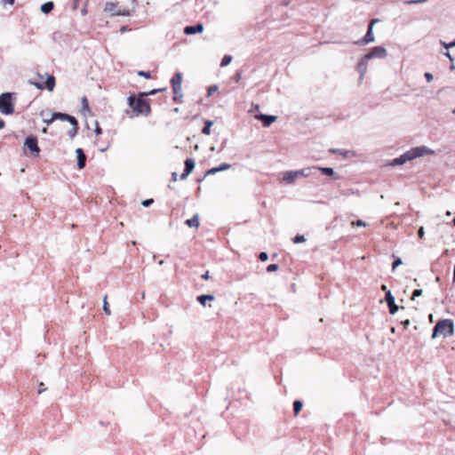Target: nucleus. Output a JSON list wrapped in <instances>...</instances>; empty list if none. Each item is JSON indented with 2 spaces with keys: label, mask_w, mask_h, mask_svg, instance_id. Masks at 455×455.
Segmentation results:
<instances>
[{
  "label": "nucleus",
  "mask_w": 455,
  "mask_h": 455,
  "mask_svg": "<svg viewBox=\"0 0 455 455\" xmlns=\"http://www.w3.org/2000/svg\"><path fill=\"white\" fill-rule=\"evenodd\" d=\"M403 325L404 326H407L410 324V321L409 320H405L404 322H403Z\"/></svg>",
  "instance_id": "obj_52"
},
{
  "label": "nucleus",
  "mask_w": 455,
  "mask_h": 455,
  "mask_svg": "<svg viewBox=\"0 0 455 455\" xmlns=\"http://www.w3.org/2000/svg\"><path fill=\"white\" fill-rule=\"evenodd\" d=\"M76 153L77 156V167L78 169H83L86 164V156L82 148H77Z\"/></svg>",
  "instance_id": "obj_15"
},
{
  "label": "nucleus",
  "mask_w": 455,
  "mask_h": 455,
  "mask_svg": "<svg viewBox=\"0 0 455 455\" xmlns=\"http://www.w3.org/2000/svg\"><path fill=\"white\" fill-rule=\"evenodd\" d=\"M454 334V323L451 319H443L436 323L434 327L431 338L435 339L438 336L443 338L451 337Z\"/></svg>",
  "instance_id": "obj_3"
},
{
  "label": "nucleus",
  "mask_w": 455,
  "mask_h": 455,
  "mask_svg": "<svg viewBox=\"0 0 455 455\" xmlns=\"http://www.w3.org/2000/svg\"><path fill=\"white\" fill-rule=\"evenodd\" d=\"M82 111L84 113L91 111L90 107H89V100L86 96H84L82 98Z\"/></svg>",
  "instance_id": "obj_23"
},
{
  "label": "nucleus",
  "mask_w": 455,
  "mask_h": 455,
  "mask_svg": "<svg viewBox=\"0 0 455 455\" xmlns=\"http://www.w3.org/2000/svg\"><path fill=\"white\" fill-rule=\"evenodd\" d=\"M386 55L387 50L383 46H376L363 57H385Z\"/></svg>",
  "instance_id": "obj_12"
},
{
  "label": "nucleus",
  "mask_w": 455,
  "mask_h": 455,
  "mask_svg": "<svg viewBox=\"0 0 455 455\" xmlns=\"http://www.w3.org/2000/svg\"><path fill=\"white\" fill-rule=\"evenodd\" d=\"M298 173L295 171L285 172L283 173V180L287 184H291L298 178Z\"/></svg>",
  "instance_id": "obj_16"
},
{
  "label": "nucleus",
  "mask_w": 455,
  "mask_h": 455,
  "mask_svg": "<svg viewBox=\"0 0 455 455\" xmlns=\"http://www.w3.org/2000/svg\"><path fill=\"white\" fill-rule=\"evenodd\" d=\"M293 243H299L305 242V237L302 235H297L293 239Z\"/></svg>",
  "instance_id": "obj_31"
},
{
  "label": "nucleus",
  "mask_w": 455,
  "mask_h": 455,
  "mask_svg": "<svg viewBox=\"0 0 455 455\" xmlns=\"http://www.w3.org/2000/svg\"><path fill=\"white\" fill-rule=\"evenodd\" d=\"M204 26L201 23L196 24V26H188L184 28V33L187 35H194L198 32H203Z\"/></svg>",
  "instance_id": "obj_17"
},
{
  "label": "nucleus",
  "mask_w": 455,
  "mask_h": 455,
  "mask_svg": "<svg viewBox=\"0 0 455 455\" xmlns=\"http://www.w3.org/2000/svg\"><path fill=\"white\" fill-rule=\"evenodd\" d=\"M295 172H299L298 173V177L299 176H303V177H307L309 175V169H304V170H300V171H295Z\"/></svg>",
  "instance_id": "obj_33"
},
{
  "label": "nucleus",
  "mask_w": 455,
  "mask_h": 455,
  "mask_svg": "<svg viewBox=\"0 0 455 455\" xmlns=\"http://www.w3.org/2000/svg\"><path fill=\"white\" fill-rule=\"evenodd\" d=\"M0 3L4 5L5 4L13 5L15 3V0H0Z\"/></svg>",
  "instance_id": "obj_41"
},
{
  "label": "nucleus",
  "mask_w": 455,
  "mask_h": 455,
  "mask_svg": "<svg viewBox=\"0 0 455 455\" xmlns=\"http://www.w3.org/2000/svg\"><path fill=\"white\" fill-rule=\"evenodd\" d=\"M25 146L30 150L31 154L38 156L40 148L38 147L37 139L35 136H28L25 140Z\"/></svg>",
  "instance_id": "obj_8"
},
{
  "label": "nucleus",
  "mask_w": 455,
  "mask_h": 455,
  "mask_svg": "<svg viewBox=\"0 0 455 455\" xmlns=\"http://www.w3.org/2000/svg\"><path fill=\"white\" fill-rule=\"evenodd\" d=\"M127 29H128V28H127V27H126V26H123V27L120 28L121 32H124V31H126Z\"/></svg>",
  "instance_id": "obj_51"
},
{
  "label": "nucleus",
  "mask_w": 455,
  "mask_h": 455,
  "mask_svg": "<svg viewBox=\"0 0 455 455\" xmlns=\"http://www.w3.org/2000/svg\"><path fill=\"white\" fill-rule=\"evenodd\" d=\"M31 84L36 86L39 90L47 89L50 92H52L55 87V77L52 75L47 76L46 81H31Z\"/></svg>",
  "instance_id": "obj_7"
},
{
  "label": "nucleus",
  "mask_w": 455,
  "mask_h": 455,
  "mask_svg": "<svg viewBox=\"0 0 455 455\" xmlns=\"http://www.w3.org/2000/svg\"><path fill=\"white\" fill-rule=\"evenodd\" d=\"M212 124V121L207 120L204 124V127L203 128L202 132L205 135H210Z\"/></svg>",
  "instance_id": "obj_24"
},
{
  "label": "nucleus",
  "mask_w": 455,
  "mask_h": 455,
  "mask_svg": "<svg viewBox=\"0 0 455 455\" xmlns=\"http://www.w3.org/2000/svg\"><path fill=\"white\" fill-rule=\"evenodd\" d=\"M386 301H387V306H388L389 313L391 315L395 314L397 312V310H398V307L395 305V298L392 295L390 291H387L386 292Z\"/></svg>",
  "instance_id": "obj_10"
},
{
  "label": "nucleus",
  "mask_w": 455,
  "mask_h": 455,
  "mask_svg": "<svg viewBox=\"0 0 455 455\" xmlns=\"http://www.w3.org/2000/svg\"><path fill=\"white\" fill-rule=\"evenodd\" d=\"M186 224L189 227V228H199V225H200V222H199V216L198 214H195L193 216V218L189 219V220H186Z\"/></svg>",
  "instance_id": "obj_18"
},
{
  "label": "nucleus",
  "mask_w": 455,
  "mask_h": 455,
  "mask_svg": "<svg viewBox=\"0 0 455 455\" xmlns=\"http://www.w3.org/2000/svg\"><path fill=\"white\" fill-rule=\"evenodd\" d=\"M452 113L455 114V108L453 109Z\"/></svg>",
  "instance_id": "obj_57"
},
{
  "label": "nucleus",
  "mask_w": 455,
  "mask_h": 455,
  "mask_svg": "<svg viewBox=\"0 0 455 455\" xmlns=\"http://www.w3.org/2000/svg\"><path fill=\"white\" fill-rule=\"evenodd\" d=\"M429 319H430V321L432 322V320H433V316H432V315H429Z\"/></svg>",
  "instance_id": "obj_55"
},
{
  "label": "nucleus",
  "mask_w": 455,
  "mask_h": 455,
  "mask_svg": "<svg viewBox=\"0 0 455 455\" xmlns=\"http://www.w3.org/2000/svg\"><path fill=\"white\" fill-rule=\"evenodd\" d=\"M214 297L212 295H200L197 297V300L200 302L201 305L205 306V303L207 300H213Z\"/></svg>",
  "instance_id": "obj_22"
},
{
  "label": "nucleus",
  "mask_w": 455,
  "mask_h": 455,
  "mask_svg": "<svg viewBox=\"0 0 455 455\" xmlns=\"http://www.w3.org/2000/svg\"><path fill=\"white\" fill-rule=\"evenodd\" d=\"M427 0H407L404 2L406 4H424Z\"/></svg>",
  "instance_id": "obj_30"
},
{
  "label": "nucleus",
  "mask_w": 455,
  "mask_h": 455,
  "mask_svg": "<svg viewBox=\"0 0 455 455\" xmlns=\"http://www.w3.org/2000/svg\"><path fill=\"white\" fill-rule=\"evenodd\" d=\"M231 60H232V59H222V61H221V63H220V66H221V67H226V66H228V65L230 63Z\"/></svg>",
  "instance_id": "obj_43"
},
{
  "label": "nucleus",
  "mask_w": 455,
  "mask_h": 455,
  "mask_svg": "<svg viewBox=\"0 0 455 455\" xmlns=\"http://www.w3.org/2000/svg\"><path fill=\"white\" fill-rule=\"evenodd\" d=\"M302 403L299 400H296L294 403H293V411H294V415L297 416L299 411H301L302 409Z\"/></svg>",
  "instance_id": "obj_26"
},
{
  "label": "nucleus",
  "mask_w": 455,
  "mask_h": 455,
  "mask_svg": "<svg viewBox=\"0 0 455 455\" xmlns=\"http://www.w3.org/2000/svg\"><path fill=\"white\" fill-rule=\"evenodd\" d=\"M202 278L204 279V280H208L210 278L209 272L207 271L206 273L202 275Z\"/></svg>",
  "instance_id": "obj_47"
},
{
  "label": "nucleus",
  "mask_w": 455,
  "mask_h": 455,
  "mask_svg": "<svg viewBox=\"0 0 455 455\" xmlns=\"http://www.w3.org/2000/svg\"><path fill=\"white\" fill-rule=\"evenodd\" d=\"M319 170L322 172V173L328 176H331L334 173L333 169L330 167H321Z\"/></svg>",
  "instance_id": "obj_28"
},
{
  "label": "nucleus",
  "mask_w": 455,
  "mask_h": 455,
  "mask_svg": "<svg viewBox=\"0 0 455 455\" xmlns=\"http://www.w3.org/2000/svg\"><path fill=\"white\" fill-rule=\"evenodd\" d=\"M424 235H425L424 228L421 227L418 231V235L419 238H423Z\"/></svg>",
  "instance_id": "obj_44"
},
{
  "label": "nucleus",
  "mask_w": 455,
  "mask_h": 455,
  "mask_svg": "<svg viewBox=\"0 0 455 455\" xmlns=\"http://www.w3.org/2000/svg\"><path fill=\"white\" fill-rule=\"evenodd\" d=\"M81 14L84 16L87 14V8L85 6L81 10Z\"/></svg>",
  "instance_id": "obj_48"
},
{
  "label": "nucleus",
  "mask_w": 455,
  "mask_h": 455,
  "mask_svg": "<svg viewBox=\"0 0 455 455\" xmlns=\"http://www.w3.org/2000/svg\"><path fill=\"white\" fill-rule=\"evenodd\" d=\"M12 93L4 92L0 95V112L4 115H12L14 112Z\"/></svg>",
  "instance_id": "obj_4"
},
{
  "label": "nucleus",
  "mask_w": 455,
  "mask_h": 455,
  "mask_svg": "<svg viewBox=\"0 0 455 455\" xmlns=\"http://www.w3.org/2000/svg\"><path fill=\"white\" fill-rule=\"evenodd\" d=\"M53 116H54L55 120L60 119L61 121H68L72 125H76V119L74 116H69L68 114L55 112V113H53Z\"/></svg>",
  "instance_id": "obj_13"
},
{
  "label": "nucleus",
  "mask_w": 455,
  "mask_h": 455,
  "mask_svg": "<svg viewBox=\"0 0 455 455\" xmlns=\"http://www.w3.org/2000/svg\"><path fill=\"white\" fill-rule=\"evenodd\" d=\"M137 74H138V76H143V77H145V78H147V79L151 78V73H150V71H138V73H137Z\"/></svg>",
  "instance_id": "obj_32"
},
{
  "label": "nucleus",
  "mask_w": 455,
  "mask_h": 455,
  "mask_svg": "<svg viewBox=\"0 0 455 455\" xmlns=\"http://www.w3.org/2000/svg\"><path fill=\"white\" fill-rule=\"evenodd\" d=\"M331 152L335 153V152H337V150H335V149H331Z\"/></svg>",
  "instance_id": "obj_56"
},
{
  "label": "nucleus",
  "mask_w": 455,
  "mask_h": 455,
  "mask_svg": "<svg viewBox=\"0 0 455 455\" xmlns=\"http://www.w3.org/2000/svg\"><path fill=\"white\" fill-rule=\"evenodd\" d=\"M381 289H382L383 291H385L386 292L387 291V286H386L385 284H383V285L381 286Z\"/></svg>",
  "instance_id": "obj_53"
},
{
  "label": "nucleus",
  "mask_w": 455,
  "mask_h": 455,
  "mask_svg": "<svg viewBox=\"0 0 455 455\" xmlns=\"http://www.w3.org/2000/svg\"><path fill=\"white\" fill-rule=\"evenodd\" d=\"M42 132H43L44 133H46V132H47V128H44V129L42 130Z\"/></svg>",
  "instance_id": "obj_54"
},
{
  "label": "nucleus",
  "mask_w": 455,
  "mask_h": 455,
  "mask_svg": "<svg viewBox=\"0 0 455 455\" xmlns=\"http://www.w3.org/2000/svg\"><path fill=\"white\" fill-rule=\"evenodd\" d=\"M161 89H155L148 92H139L137 96L131 95L128 97V104L132 108L134 116H148L151 114L150 101L145 99L148 95H155Z\"/></svg>",
  "instance_id": "obj_1"
},
{
  "label": "nucleus",
  "mask_w": 455,
  "mask_h": 455,
  "mask_svg": "<svg viewBox=\"0 0 455 455\" xmlns=\"http://www.w3.org/2000/svg\"><path fill=\"white\" fill-rule=\"evenodd\" d=\"M5 125V123L4 120L0 119V129L4 128Z\"/></svg>",
  "instance_id": "obj_50"
},
{
  "label": "nucleus",
  "mask_w": 455,
  "mask_h": 455,
  "mask_svg": "<svg viewBox=\"0 0 455 455\" xmlns=\"http://www.w3.org/2000/svg\"><path fill=\"white\" fill-rule=\"evenodd\" d=\"M277 269H278L277 264H270L267 267V272H274V271H276Z\"/></svg>",
  "instance_id": "obj_34"
},
{
  "label": "nucleus",
  "mask_w": 455,
  "mask_h": 455,
  "mask_svg": "<svg viewBox=\"0 0 455 455\" xmlns=\"http://www.w3.org/2000/svg\"><path fill=\"white\" fill-rule=\"evenodd\" d=\"M453 223H454V225H455V219L453 220Z\"/></svg>",
  "instance_id": "obj_58"
},
{
  "label": "nucleus",
  "mask_w": 455,
  "mask_h": 455,
  "mask_svg": "<svg viewBox=\"0 0 455 455\" xmlns=\"http://www.w3.org/2000/svg\"><path fill=\"white\" fill-rule=\"evenodd\" d=\"M425 77L427 78V82H431L433 79V76L430 73H426Z\"/></svg>",
  "instance_id": "obj_46"
},
{
  "label": "nucleus",
  "mask_w": 455,
  "mask_h": 455,
  "mask_svg": "<svg viewBox=\"0 0 455 455\" xmlns=\"http://www.w3.org/2000/svg\"><path fill=\"white\" fill-rule=\"evenodd\" d=\"M422 295V290L416 289L412 292L411 299H414L416 297H419Z\"/></svg>",
  "instance_id": "obj_36"
},
{
  "label": "nucleus",
  "mask_w": 455,
  "mask_h": 455,
  "mask_svg": "<svg viewBox=\"0 0 455 455\" xmlns=\"http://www.w3.org/2000/svg\"><path fill=\"white\" fill-rule=\"evenodd\" d=\"M402 264V260L401 259L397 258L394 260L393 262V265H392V268L393 270H395L398 266H400Z\"/></svg>",
  "instance_id": "obj_38"
},
{
  "label": "nucleus",
  "mask_w": 455,
  "mask_h": 455,
  "mask_svg": "<svg viewBox=\"0 0 455 455\" xmlns=\"http://www.w3.org/2000/svg\"><path fill=\"white\" fill-rule=\"evenodd\" d=\"M104 12L110 16H130L131 12L119 6L117 2H107L104 5Z\"/></svg>",
  "instance_id": "obj_5"
},
{
  "label": "nucleus",
  "mask_w": 455,
  "mask_h": 455,
  "mask_svg": "<svg viewBox=\"0 0 455 455\" xmlns=\"http://www.w3.org/2000/svg\"><path fill=\"white\" fill-rule=\"evenodd\" d=\"M55 121V118L53 116V114L51 116L50 118H44V123H45L47 125L52 124Z\"/></svg>",
  "instance_id": "obj_39"
},
{
  "label": "nucleus",
  "mask_w": 455,
  "mask_h": 455,
  "mask_svg": "<svg viewBox=\"0 0 455 455\" xmlns=\"http://www.w3.org/2000/svg\"><path fill=\"white\" fill-rule=\"evenodd\" d=\"M230 168V164H220L219 167H215V168H212L210 169L206 174L209 175V174H215L216 172H220V171H225V170H228Z\"/></svg>",
  "instance_id": "obj_19"
},
{
  "label": "nucleus",
  "mask_w": 455,
  "mask_h": 455,
  "mask_svg": "<svg viewBox=\"0 0 455 455\" xmlns=\"http://www.w3.org/2000/svg\"><path fill=\"white\" fill-rule=\"evenodd\" d=\"M182 76L177 72L171 79V84L173 91V101L179 103L182 97L181 93Z\"/></svg>",
  "instance_id": "obj_6"
},
{
  "label": "nucleus",
  "mask_w": 455,
  "mask_h": 455,
  "mask_svg": "<svg viewBox=\"0 0 455 455\" xmlns=\"http://www.w3.org/2000/svg\"><path fill=\"white\" fill-rule=\"evenodd\" d=\"M195 168V161L192 158H188L185 161V170L181 174L180 179L185 180L194 170Z\"/></svg>",
  "instance_id": "obj_11"
},
{
  "label": "nucleus",
  "mask_w": 455,
  "mask_h": 455,
  "mask_svg": "<svg viewBox=\"0 0 455 455\" xmlns=\"http://www.w3.org/2000/svg\"><path fill=\"white\" fill-rule=\"evenodd\" d=\"M53 8H54V4L51 1L43 4L40 7L41 12L45 14L50 13L53 10Z\"/></svg>",
  "instance_id": "obj_20"
},
{
  "label": "nucleus",
  "mask_w": 455,
  "mask_h": 455,
  "mask_svg": "<svg viewBox=\"0 0 455 455\" xmlns=\"http://www.w3.org/2000/svg\"><path fill=\"white\" fill-rule=\"evenodd\" d=\"M172 181H176L177 180V173L176 172H172Z\"/></svg>",
  "instance_id": "obj_49"
},
{
  "label": "nucleus",
  "mask_w": 455,
  "mask_h": 455,
  "mask_svg": "<svg viewBox=\"0 0 455 455\" xmlns=\"http://www.w3.org/2000/svg\"><path fill=\"white\" fill-rule=\"evenodd\" d=\"M440 43L443 45V47L446 50V52H443V55L444 57H451L450 52H449V50L451 48L455 47V44H453V41L451 42V43H445V42L441 41Z\"/></svg>",
  "instance_id": "obj_21"
},
{
  "label": "nucleus",
  "mask_w": 455,
  "mask_h": 455,
  "mask_svg": "<svg viewBox=\"0 0 455 455\" xmlns=\"http://www.w3.org/2000/svg\"><path fill=\"white\" fill-rule=\"evenodd\" d=\"M219 90L217 85H212L208 88L207 96L210 97Z\"/></svg>",
  "instance_id": "obj_29"
},
{
  "label": "nucleus",
  "mask_w": 455,
  "mask_h": 455,
  "mask_svg": "<svg viewBox=\"0 0 455 455\" xmlns=\"http://www.w3.org/2000/svg\"><path fill=\"white\" fill-rule=\"evenodd\" d=\"M255 117L257 119L260 120L263 123V125L265 127L269 126L277 118L275 116H267V115H263V114L258 115Z\"/></svg>",
  "instance_id": "obj_14"
},
{
  "label": "nucleus",
  "mask_w": 455,
  "mask_h": 455,
  "mask_svg": "<svg viewBox=\"0 0 455 455\" xmlns=\"http://www.w3.org/2000/svg\"><path fill=\"white\" fill-rule=\"evenodd\" d=\"M103 311L106 315H111V310L108 302V295H105L103 298Z\"/></svg>",
  "instance_id": "obj_25"
},
{
  "label": "nucleus",
  "mask_w": 455,
  "mask_h": 455,
  "mask_svg": "<svg viewBox=\"0 0 455 455\" xmlns=\"http://www.w3.org/2000/svg\"><path fill=\"white\" fill-rule=\"evenodd\" d=\"M46 390L45 387H44V384L43 382L39 383V386H38V394H42L43 392H44Z\"/></svg>",
  "instance_id": "obj_42"
},
{
  "label": "nucleus",
  "mask_w": 455,
  "mask_h": 455,
  "mask_svg": "<svg viewBox=\"0 0 455 455\" xmlns=\"http://www.w3.org/2000/svg\"><path fill=\"white\" fill-rule=\"evenodd\" d=\"M379 21V20L378 19H373L370 21V23L368 25L367 32L362 40L363 44H370L374 41L373 26H374V24H376Z\"/></svg>",
  "instance_id": "obj_9"
},
{
  "label": "nucleus",
  "mask_w": 455,
  "mask_h": 455,
  "mask_svg": "<svg viewBox=\"0 0 455 455\" xmlns=\"http://www.w3.org/2000/svg\"><path fill=\"white\" fill-rule=\"evenodd\" d=\"M267 259H268V255H267V252L262 251V252H260V253H259V259L260 261H266Z\"/></svg>",
  "instance_id": "obj_37"
},
{
  "label": "nucleus",
  "mask_w": 455,
  "mask_h": 455,
  "mask_svg": "<svg viewBox=\"0 0 455 455\" xmlns=\"http://www.w3.org/2000/svg\"><path fill=\"white\" fill-rule=\"evenodd\" d=\"M433 153V150L429 149L425 146L413 148L411 150L405 152L400 157L394 159L393 164H403L407 161H411L417 157L423 156L426 155H432Z\"/></svg>",
  "instance_id": "obj_2"
},
{
  "label": "nucleus",
  "mask_w": 455,
  "mask_h": 455,
  "mask_svg": "<svg viewBox=\"0 0 455 455\" xmlns=\"http://www.w3.org/2000/svg\"><path fill=\"white\" fill-rule=\"evenodd\" d=\"M153 203H154L153 199H146V200L142 201V205L145 207H148V206L151 205Z\"/></svg>",
  "instance_id": "obj_40"
},
{
  "label": "nucleus",
  "mask_w": 455,
  "mask_h": 455,
  "mask_svg": "<svg viewBox=\"0 0 455 455\" xmlns=\"http://www.w3.org/2000/svg\"><path fill=\"white\" fill-rule=\"evenodd\" d=\"M352 226H353V227H365V226H366V224H365V222H363V220H356V221H353V222H352Z\"/></svg>",
  "instance_id": "obj_35"
},
{
  "label": "nucleus",
  "mask_w": 455,
  "mask_h": 455,
  "mask_svg": "<svg viewBox=\"0 0 455 455\" xmlns=\"http://www.w3.org/2000/svg\"><path fill=\"white\" fill-rule=\"evenodd\" d=\"M78 132V122L76 121V125H72V129L68 131V136L73 139Z\"/></svg>",
  "instance_id": "obj_27"
},
{
  "label": "nucleus",
  "mask_w": 455,
  "mask_h": 455,
  "mask_svg": "<svg viewBox=\"0 0 455 455\" xmlns=\"http://www.w3.org/2000/svg\"><path fill=\"white\" fill-rule=\"evenodd\" d=\"M95 132H96L98 135L102 133V130H101V128L100 127V125H99V124H98V123L96 124Z\"/></svg>",
  "instance_id": "obj_45"
}]
</instances>
